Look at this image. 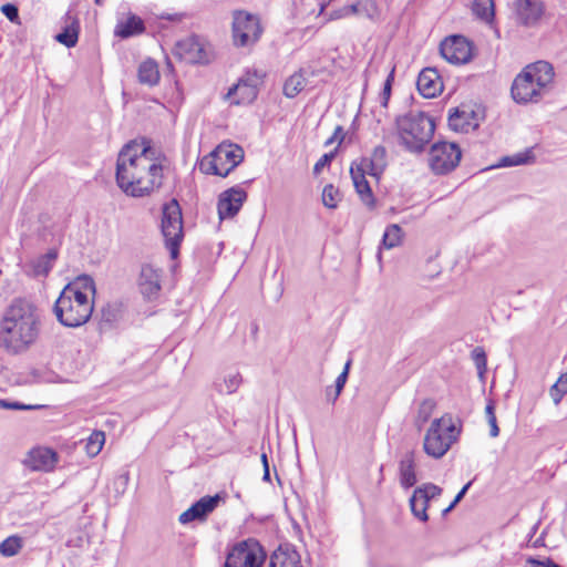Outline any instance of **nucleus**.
I'll return each instance as SVG.
<instances>
[{"mask_svg":"<svg viewBox=\"0 0 567 567\" xmlns=\"http://www.w3.org/2000/svg\"><path fill=\"white\" fill-rule=\"evenodd\" d=\"M162 182V159L150 142L131 141L123 146L116 162V183L126 195H148L159 188Z\"/></svg>","mask_w":567,"mask_h":567,"instance_id":"1","label":"nucleus"},{"mask_svg":"<svg viewBox=\"0 0 567 567\" xmlns=\"http://www.w3.org/2000/svg\"><path fill=\"white\" fill-rule=\"evenodd\" d=\"M40 326L37 308L29 301L17 299L0 321V343L9 353H22L37 341Z\"/></svg>","mask_w":567,"mask_h":567,"instance_id":"2","label":"nucleus"},{"mask_svg":"<svg viewBox=\"0 0 567 567\" xmlns=\"http://www.w3.org/2000/svg\"><path fill=\"white\" fill-rule=\"evenodd\" d=\"M95 284L87 275L66 285L54 303V313L65 327L76 328L89 321L93 312Z\"/></svg>","mask_w":567,"mask_h":567,"instance_id":"3","label":"nucleus"},{"mask_svg":"<svg viewBox=\"0 0 567 567\" xmlns=\"http://www.w3.org/2000/svg\"><path fill=\"white\" fill-rule=\"evenodd\" d=\"M554 78V68L546 61L525 66L512 84L514 101L520 104L539 102L553 89Z\"/></svg>","mask_w":567,"mask_h":567,"instance_id":"4","label":"nucleus"},{"mask_svg":"<svg viewBox=\"0 0 567 567\" xmlns=\"http://www.w3.org/2000/svg\"><path fill=\"white\" fill-rule=\"evenodd\" d=\"M395 123L400 144L411 153H421L435 131L432 117L420 111L399 116Z\"/></svg>","mask_w":567,"mask_h":567,"instance_id":"5","label":"nucleus"},{"mask_svg":"<svg viewBox=\"0 0 567 567\" xmlns=\"http://www.w3.org/2000/svg\"><path fill=\"white\" fill-rule=\"evenodd\" d=\"M461 425L457 426L451 414L445 413L434 419L425 433L424 452L434 458L443 457L451 446L458 440Z\"/></svg>","mask_w":567,"mask_h":567,"instance_id":"6","label":"nucleus"},{"mask_svg":"<svg viewBox=\"0 0 567 567\" xmlns=\"http://www.w3.org/2000/svg\"><path fill=\"white\" fill-rule=\"evenodd\" d=\"M244 159V150L233 143L219 144L210 154L204 156L199 169L204 174L227 176Z\"/></svg>","mask_w":567,"mask_h":567,"instance_id":"7","label":"nucleus"},{"mask_svg":"<svg viewBox=\"0 0 567 567\" xmlns=\"http://www.w3.org/2000/svg\"><path fill=\"white\" fill-rule=\"evenodd\" d=\"M162 234L172 259L177 258L183 240V218L178 203L173 199L163 208Z\"/></svg>","mask_w":567,"mask_h":567,"instance_id":"8","label":"nucleus"},{"mask_svg":"<svg viewBox=\"0 0 567 567\" xmlns=\"http://www.w3.org/2000/svg\"><path fill=\"white\" fill-rule=\"evenodd\" d=\"M266 553L255 539H246L235 544L229 550L225 567H261Z\"/></svg>","mask_w":567,"mask_h":567,"instance_id":"9","label":"nucleus"},{"mask_svg":"<svg viewBox=\"0 0 567 567\" xmlns=\"http://www.w3.org/2000/svg\"><path fill=\"white\" fill-rule=\"evenodd\" d=\"M462 152L455 143L441 142L432 145L429 154L431 169L443 175L453 171L460 163Z\"/></svg>","mask_w":567,"mask_h":567,"instance_id":"10","label":"nucleus"},{"mask_svg":"<svg viewBox=\"0 0 567 567\" xmlns=\"http://www.w3.org/2000/svg\"><path fill=\"white\" fill-rule=\"evenodd\" d=\"M261 33V28L257 17L237 11L234 14L233 35L237 45L246 47L256 42Z\"/></svg>","mask_w":567,"mask_h":567,"instance_id":"11","label":"nucleus"},{"mask_svg":"<svg viewBox=\"0 0 567 567\" xmlns=\"http://www.w3.org/2000/svg\"><path fill=\"white\" fill-rule=\"evenodd\" d=\"M440 52L452 64H464L472 59L471 43L462 35L446 38L440 45Z\"/></svg>","mask_w":567,"mask_h":567,"instance_id":"12","label":"nucleus"},{"mask_svg":"<svg viewBox=\"0 0 567 567\" xmlns=\"http://www.w3.org/2000/svg\"><path fill=\"white\" fill-rule=\"evenodd\" d=\"M247 199V193L239 186L231 187L219 195L217 209L220 219L233 218Z\"/></svg>","mask_w":567,"mask_h":567,"instance_id":"13","label":"nucleus"},{"mask_svg":"<svg viewBox=\"0 0 567 567\" xmlns=\"http://www.w3.org/2000/svg\"><path fill=\"white\" fill-rule=\"evenodd\" d=\"M162 270L153 265L144 264L137 278V287L144 298L152 300L157 298L161 291Z\"/></svg>","mask_w":567,"mask_h":567,"instance_id":"14","label":"nucleus"},{"mask_svg":"<svg viewBox=\"0 0 567 567\" xmlns=\"http://www.w3.org/2000/svg\"><path fill=\"white\" fill-rule=\"evenodd\" d=\"M220 502L218 494L214 496H204L194 503L188 509L179 515L181 524H188L194 520L203 522L207 516L215 511Z\"/></svg>","mask_w":567,"mask_h":567,"instance_id":"15","label":"nucleus"},{"mask_svg":"<svg viewBox=\"0 0 567 567\" xmlns=\"http://www.w3.org/2000/svg\"><path fill=\"white\" fill-rule=\"evenodd\" d=\"M514 8L519 23L526 27L536 25L545 11L542 0H515Z\"/></svg>","mask_w":567,"mask_h":567,"instance_id":"16","label":"nucleus"},{"mask_svg":"<svg viewBox=\"0 0 567 567\" xmlns=\"http://www.w3.org/2000/svg\"><path fill=\"white\" fill-rule=\"evenodd\" d=\"M350 175L353 182V186L355 188L357 194L359 195L361 202L369 208L373 209L375 207V198L373 196L372 189L370 187L369 182L365 176L369 175V171L358 166L352 163L350 167Z\"/></svg>","mask_w":567,"mask_h":567,"instance_id":"17","label":"nucleus"},{"mask_svg":"<svg viewBox=\"0 0 567 567\" xmlns=\"http://www.w3.org/2000/svg\"><path fill=\"white\" fill-rule=\"evenodd\" d=\"M173 54L178 59L185 60L189 63L204 62L206 58L202 44L195 37H188L186 39L178 41L175 44Z\"/></svg>","mask_w":567,"mask_h":567,"instance_id":"18","label":"nucleus"},{"mask_svg":"<svg viewBox=\"0 0 567 567\" xmlns=\"http://www.w3.org/2000/svg\"><path fill=\"white\" fill-rule=\"evenodd\" d=\"M58 454L48 447L31 450L25 458V464L33 471L50 472L55 467Z\"/></svg>","mask_w":567,"mask_h":567,"instance_id":"19","label":"nucleus"},{"mask_svg":"<svg viewBox=\"0 0 567 567\" xmlns=\"http://www.w3.org/2000/svg\"><path fill=\"white\" fill-rule=\"evenodd\" d=\"M416 86L426 99L436 96L442 91L441 78L435 69L426 68L419 74Z\"/></svg>","mask_w":567,"mask_h":567,"instance_id":"20","label":"nucleus"},{"mask_svg":"<svg viewBox=\"0 0 567 567\" xmlns=\"http://www.w3.org/2000/svg\"><path fill=\"white\" fill-rule=\"evenodd\" d=\"M270 567H303L299 553L289 544L280 545L270 557Z\"/></svg>","mask_w":567,"mask_h":567,"instance_id":"21","label":"nucleus"},{"mask_svg":"<svg viewBox=\"0 0 567 567\" xmlns=\"http://www.w3.org/2000/svg\"><path fill=\"white\" fill-rule=\"evenodd\" d=\"M353 163L369 171V175L378 179L386 166V150L383 146H375L370 157H362Z\"/></svg>","mask_w":567,"mask_h":567,"instance_id":"22","label":"nucleus"},{"mask_svg":"<svg viewBox=\"0 0 567 567\" xmlns=\"http://www.w3.org/2000/svg\"><path fill=\"white\" fill-rule=\"evenodd\" d=\"M400 483L404 488H410L416 483L415 453L408 451L400 461Z\"/></svg>","mask_w":567,"mask_h":567,"instance_id":"23","label":"nucleus"},{"mask_svg":"<svg viewBox=\"0 0 567 567\" xmlns=\"http://www.w3.org/2000/svg\"><path fill=\"white\" fill-rule=\"evenodd\" d=\"M80 24L76 18L66 14L62 32L55 35V40L65 45L73 48L78 43Z\"/></svg>","mask_w":567,"mask_h":567,"instance_id":"24","label":"nucleus"},{"mask_svg":"<svg viewBox=\"0 0 567 567\" xmlns=\"http://www.w3.org/2000/svg\"><path fill=\"white\" fill-rule=\"evenodd\" d=\"M137 78L140 83L148 86L158 84L161 73L158 64L154 59L147 58L138 65Z\"/></svg>","mask_w":567,"mask_h":567,"instance_id":"25","label":"nucleus"},{"mask_svg":"<svg viewBox=\"0 0 567 567\" xmlns=\"http://www.w3.org/2000/svg\"><path fill=\"white\" fill-rule=\"evenodd\" d=\"M144 31L145 25L143 20L135 14H130L125 21H121L116 24L114 33L116 37L127 39L142 34Z\"/></svg>","mask_w":567,"mask_h":567,"instance_id":"26","label":"nucleus"},{"mask_svg":"<svg viewBox=\"0 0 567 567\" xmlns=\"http://www.w3.org/2000/svg\"><path fill=\"white\" fill-rule=\"evenodd\" d=\"M257 95L258 90L255 89V85L245 84L244 82H238L227 93V97L231 99L235 104H249L255 101Z\"/></svg>","mask_w":567,"mask_h":567,"instance_id":"27","label":"nucleus"},{"mask_svg":"<svg viewBox=\"0 0 567 567\" xmlns=\"http://www.w3.org/2000/svg\"><path fill=\"white\" fill-rule=\"evenodd\" d=\"M449 126L455 132L467 133L477 127V123L470 118V113L455 109L449 115Z\"/></svg>","mask_w":567,"mask_h":567,"instance_id":"28","label":"nucleus"},{"mask_svg":"<svg viewBox=\"0 0 567 567\" xmlns=\"http://www.w3.org/2000/svg\"><path fill=\"white\" fill-rule=\"evenodd\" d=\"M307 80L302 70L290 75L284 84V94L288 99L296 97L306 86Z\"/></svg>","mask_w":567,"mask_h":567,"instance_id":"29","label":"nucleus"},{"mask_svg":"<svg viewBox=\"0 0 567 567\" xmlns=\"http://www.w3.org/2000/svg\"><path fill=\"white\" fill-rule=\"evenodd\" d=\"M58 258V252L50 249L45 255L33 261L32 268L35 276H47L53 267V262Z\"/></svg>","mask_w":567,"mask_h":567,"instance_id":"30","label":"nucleus"},{"mask_svg":"<svg viewBox=\"0 0 567 567\" xmlns=\"http://www.w3.org/2000/svg\"><path fill=\"white\" fill-rule=\"evenodd\" d=\"M403 230L398 224H391L386 227L381 243V248L392 249L402 243Z\"/></svg>","mask_w":567,"mask_h":567,"instance_id":"31","label":"nucleus"},{"mask_svg":"<svg viewBox=\"0 0 567 567\" xmlns=\"http://www.w3.org/2000/svg\"><path fill=\"white\" fill-rule=\"evenodd\" d=\"M473 13L485 22H491L495 16L494 0H474Z\"/></svg>","mask_w":567,"mask_h":567,"instance_id":"32","label":"nucleus"},{"mask_svg":"<svg viewBox=\"0 0 567 567\" xmlns=\"http://www.w3.org/2000/svg\"><path fill=\"white\" fill-rule=\"evenodd\" d=\"M353 16H360L368 19H374L378 16V4L375 0H359L352 3Z\"/></svg>","mask_w":567,"mask_h":567,"instance_id":"33","label":"nucleus"},{"mask_svg":"<svg viewBox=\"0 0 567 567\" xmlns=\"http://www.w3.org/2000/svg\"><path fill=\"white\" fill-rule=\"evenodd\" d=\"M435 406L436 403L432 399H425L420 403L415 416V425L419 430L430 420L435 410Z\"/></svg>","mask_w":567,"mask_h":567,"instance_id":"34","label":"nucleus"},{"mask_svg":"<svg viewBox=\"0 0 567 567\" xmlns=\"http://www.w3.org/2000/svg\"><path fill=\"white\" fill-rule=\"evenodd\" d=\"M243 382L239 372L233 371L225 374L223 382L218 385V391L226 394L235 393Z\"/></svg>","mask_w":567,"mask_h":567,"instance_id":"35","label":"nucleus"},{"mask_svg":"<svg viewBox=\"0 0 567 567\" xmlns=\"http://www.w3.org/2000/svg\"><path fill=\"white\" fill-rule=\"evenodd\" d=\"M427 506H429V502L419 496L415 492H413L411 498H410V507H411V512L412 514L419 518L420 520L422 522H427L429 519V516H427Z\"/></svg>","mask_w":567,"mask_h":567,"instance_id":"36","label":"nucleus"},{"mask_svg":"<svg viewBox=\"0 0 567 567\" xmlns=\"http://www.w3.org/2000/svg\"><path fill=\"white\" fill-rule=\"evenodd\" d=\"M104 442H105V435H104L103 432H101V431L93 432L89 436V439H87V441L85 443V452H86V454L90 457L96 456L101 452V450H102V447L104 445Z\"/></svg>","mask_w":567,"mask_h":567,"instance_id":"37","label":"nucleus"},{"mask_svg":"<svg viewBox=\"0 0 567 567\" xmlns=\"http://www.w3.org/2000/svg\"><path fill=\"white\" fill-rule=\"evenodd\" d=\"M22 548V539L19 536H9L0 543V554L4 557L17 555Z\"/></svg>","mask_w":567,"mask_h":567,"instance_id":"38","label":"nucleus"},{"mask_svg":"<svg viewBox=\"0 0 567 567\" xmlns=\"http://www.w3.org/2000/svg\"><path fill=\"white\" fill-rule=\"evenodd\" d=\"M549 394L555 405H558L564 395L567 394V372L563 373L558 378V380L551 385Z\"/></svg>","mask_w":567,"mask_h":567,"instance_id":"39","label":"nucleus"},{"mask_svg":"<svg viewBox=\"0 0 567 567\" xmlns=\"http://www.w3.org/2000/svg\"><path fill=\"white\" fill-rule=\"evenodd\" d=\"M341 200V194L332 184H328L322 190V203L327 208L333 209Z\"/></svg>","mask_w":567,"mask_h":567,"instance_id":"40","label":"nucleus"},{"mask_svg":"<svg viewBox=\"0 0 567 567\" xmlns=\"http://www.w3.org/2000/svg\"><path fill=\"white\" fill-rule=\"evenodd\" d=\"M485 416H486V421L489 425L491 437H497L499 434V427L497 425V420H496V415H495V406H494L493 402H489L485 406Z\"/></svg>","mask_w":567,"mask_h":567,"instance_id":"41","label":"nucleus"},{"mask_svg":"<svg viewBox=\"0 0 567 567\" xmlns=\"http://www.w3.org/2000/svg\"><path fill=\"white\" fill-rule=\"evenodd\" d=\"M414 492L419 496H421V497L425 498L427 502H430V499L435 498L441 495L442 488L432 483H427V484H424V485L415 488Z\"/></svg>","mask_w":567,"mask_h":567,"instance_id":"42","label":"nucleus"},{"mask_svg":"<svg viewBox=\"0 0 567 567\" xmlns=\"http://www.w3.org/2000/svg\"><path fill=\"white\" fill-rule=\"evenodd\" d=\"M472 359H473L474 364L478 371L480 377H483V374L486 371V364H487L486 353L483 350V348H481V347L474 348V350L472 351Z\"/></svg>","mask_w":567,"mask_h":567,"instance_id":"43","label":"nucleus"},{"mask_svg":"<svg viewBox=\"0 0 567 567\" xmlns=\"http://www.w3.org/2000/svg\"><path fill=\"white\" fill-rule=\"evenodd\" d=\"M529 159L527 154H515L512 156H504L501 158L498 166L509 167L526 164Z\"/></svg>","mask_w":567,"mask_h":567,"instance_id":"44","label":"nucleus"},{"mask_svg":"<svg viewBox=\"0 0 567 567\" xmlns=\"http://www.w3.org/2000/svg\"><path fill=\"white\" fill-rule=\"evenodd\" d=\"M350 364H351V361L349 360L346 363L343 371L338 375V378L336 380V389L333 391L332 402H334L339 398L341 391L344 388V384L347 382L348 374H349Z\"/></svg>","mask_w":567,"mask_h":567,"instance_id":"45","label":"nucleus"},{"mask_svg":"<svg viewBox=\"0 0 567 567\" xmlns=\"http://www.w3.org/2000/svg\"><path fill=\"white\" fill-rule=\"evenodd\" d=\"M264 76H265V74L257 70H254V71L249 70L245 73V75H243L238 80V82H244L245 84H254L255 89L258 90V86L261 84Z\"/></svg>","mask_w":567,"mask_h":567,"instance_id":"46","label":"nucleus"},{"mask_svg":"<svg viewBox=\"0 0 567 567\" xmlns=\"http://www.w3.org/2000/svg\"><path fill=\"white\" fill-rule=\"evenodd\" d=\"M38 408V405L23 404L17 401L0 399V409L4 410H35Z\"/></svg>","mask_w":567,"mask_h":567,"instance_id":"47","label":"nucleus"},{"mask_svg":"<svg viewBox=\"0 0 567 567\" xmlns=\"http://www.w3.org/2000/svg\"><path fill=\"white\" fill-rule=\"evenodd\" d=\"M353 16V8H351V4L343 6L337 10H333L328 16V21L344 19Z\"/></svg>","mask_w":567,"mask_h":567,"instance_id":"48","label":"nucleus"},{"mask_svg":"<svg viewBox=\"0 0 567 567\" xmlns=\"http://www.w3.org/2000/svg\"><path fill=\"white\" fill-rule=\"evenodd\" d=\"M393 74H394V69H392V71L390 72V74L388 75V78H386V80L384 82L383 91H382V94H381V105L383 107H386L389 99H390V95H391V86H392V81H393Z\"/></svg>","mask_w":567,"mask_h":567,"instance_id":"49","label":"nucleus"},{"mask_svg":"<svg viewBox=\"0 0 567 567\" xmlns=\"http://www.w3.org/2000/svg\"><path fill=\"white\" fill-rule=\"evenodd\" d=\"M336 156V151L323 154L315 164L313 173L319 174L326 166H328Z\"/></svg>","mask_w":567,"mask_h":567,"instance_id":"50","label":"nucleus"},{"mask_svg":"<svg viewBox=\"0 0 567 567\" xmlns=\"http://www.w3.org/2000/svg\"><path fill=\"white\" fill-rule=\"evenodd\" d=\"M1 12L11 21L17 22L19 19V10L17 6L7 3L1 7Z\"/></svg>","mask_w":567,"mask_h":567,"instance_id":"51","label":"nucleus"},{"mask_svg":"<svg viewBox=\"0 0 567 567\" xmlns=\"http://www.w3.org/2000/svg\"><path fill=\"white\" fill-rule=\"evenodd\" d=\"M343 138H344L343 128H342V126L339 125L336 127L333 135L326 141L324 145L328 146V145L332 144L334 141H338L340 144L343 141Z\"/></svg>","mask_w":567,"mask_h":567,"instance_id":"52","label":"nucleus"},{"mask_svg":"<svg viewBox=\"0 0 567 567\" xmlns=\"http://www.w3.org/2000/svg\"><path fill=\"white\" fill-rule=\"evenodd\" d=\"M472 482H468L467 484H465L463 486V488L456 494L455 498L453 499L454 501V504H458L462 498L465 496L467 489L470 488Z\"/></svg>","mask_w":567,"mask_h":567,"instance_id":"53","label":"nucleus"},{"mask_svg":"<svg viewBox=\"0 0 567 567\" xmlns=\"http://www.w3.org/2000/svg\"><path fill=\"white\" fill-rule=\"evenodd\" d=\"M262 480H264L265 482H270L269 464L267 465V467H264V476H262Z\"/></svg>","mask_w":567,"mask_h":567,"instance_id":"54","label":"nucleus"},{"mask_svg":"<svg viewBox=\"0 0 567 567\" xmlns=\"http://www.w3.org/2000/svg\"><path fill=\"white\" fill-rule=\"evenodd\" d=\"M260 458H261L262 467H267V465L269 464L267 454L262 453Z\"/></svg>","mask_w":567,"mask_h":567,"instance_id":"55","label":"nucleus"},{"mask_svg":"<svg viewBox=\"0 0 567 567\" xmlns=\"http://www.w3.org/2000/svg\"><path fill=\"white\" fill-rule=\"evenodd\" d=\"M457 504H454V501L443 511V514L451 512Z\"/></svg>","mask_w":567,"mask_h":567,"instance_id":"56","label":"nucleus"},{"mask_svg":"<svg viewBox=\"0 0 567 567\" xmlns=\"http://www.w3.org/2000/svg\"><path fill=\"white\" fill-rule=\"evenodd\" d=\"M327 399L332 402L333 393L330 388L326 391Z\"/></svg>","mask_w":567,"mask_h":567,"instance_id":"57","label":"nucleus"},{"mask_svg":"<svg viewBox=\"0 0 567 567\" xmlns=\"http://www.w3.org/2000/svg\"><path fill=\"white\" fill-rule=\"evenodd\" d=\"M95 3H96L97 6H101V4H102V0H95Z\"/></svg>","mask_w":567,"mask_h":567,"instance_id":"58","label":"nucleus"},{"mask_svg":"<svg viewBox=\"0 0 567 567\" xmlns=\"http://www.w3.org/2000/svg\"><path fill=\"white\" fill-rule=\"evenodd\" d=\"M326 8V4H322L321 8H320V12H322Z\"/></svg>","mask_w":567,"mask_h":567,"instance_id":"59","label":"nucleus"},{"mask_svg":"<svg viewBox=\"0 0 567 567\" xmlns=\"http://www.w3.org/2000/svg\"><path fill=\"white\" fill-rule=\"evenodd\" d=\"M167 66H168V68H172V63H171V61H169V60H167Z\"/></svg>","mask_w":567,"mask_h":567,"instance_id":"60","label":"nucleus"}]
</instances>
